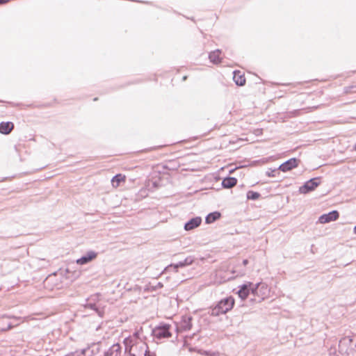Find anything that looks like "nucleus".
I'll return each mask as SVG.
<instances>
[{
	"label": "nucleus",
	"instance_id": "f257e3e1",
	"mask_svg": "<svg viewBox=\"0 0 356 356\" xmlns=\"http://www.w3.org/2000/svg\"><path fill=\"white\" fill-rule=\"evenodd\" d=\"M235 304V299L232 296H227L218 301L216 305L210 307L208 314L212 316H219L231 311Z\"/></svg>",
	"mask_w": 356,
	"mask_h": 356
},
{
	"label": "nucleus",
	"instance_id": "f03ea898",
	"mask_svg": "<svg viewBox=\"0 0 356 356\" xmlns=\"http://www.w3.org/2000/svg\"><path fill=\"white\" fill-rule=\"evenodd\" d=\"M339 352L343 356H356V335L341 338L339 342Z\"/></svg>",
	"mask_w": 356,
	"mask_h": 356
},
{
	"label": "nucleus",
	"instance_id": "7ed1b4c3",
	"mask_svg": "<svg viewBox=\"0 0 356 356\" xmlns=\"http://www.w3.org/2000/svg\"><path fill=\"white\" fill-rule=\"evenodd\" d=\"M127 340V339L124 340V353H128V356H156L154 353L149 351L146 343H139L128 346Z\"/></svg>",
	"mask_w": 356,
	"mask_h": 356
},
{
	"label": "nucleus",
	"instance_id": "20e7f679",
	"mask_svg": "<svg viewBox=\"0 0 356 356\" xmlns=\"http://www.w3.org/2000/svg\"><path fill=\"white\" fill-rule=\"evenodd\" d=\"M252 289H254V291H252V295L254 298L250 300L252 302H261L268 291L267 284L262 282L256 284L252 282Z\"/></svg>",
	"mask_w": 356,
	"mask_h": 356
},
{
	"label": "nucleus",
	"instance_id": "39448f33",
	"mask_svg": "<svg viewBox=\"0 0 356 356\" xmlns=\"http://www.w3.org/2000/svg\"><path fill=\"white\" fill-rule=\"evenodd\" d=\"M171 325L166 323H160L152 330V335L154 339L161 340L171 337Z\"/></svg>",
	"mask_w": 356,
	"mask_h": 356
},
{
	"label": "nucleus",
	"instance_id": "423d86ee",
	"mask_svg": "<svg viewBox=\"0 0 356 356\" xmlns=\"http://www.w3.org/2000/svg\"><path fill=\"white\" fill-rule=\"evenodd\" d=\"M321 177H315L305 181L303 184L299 187L298 193L300 194H308L314 191L321 184Z\"/></svg>",
	"mask_w": 356,
	"mask_h": 356
},
{
	"label": "nucleus",
	"instance_id": "0eeeda50",
	"mask_svg": "<svg viewBox=\"0 0 356 356\" xmlns=\"http://www.w3.org/2000/svg\"><path fill=\"white\" fill-rule=\"evenodd\" d=\"M195 258L194 256H188L184 260L179 261L177 263H172L169 264L164 268L163 273H168L170 271L177 273L179 268H185L191 265L195 261Z\"/></svg>",
	"mask_w": 356,
	"mask_h": 356
},
{
	"label": "nucleus",
	"instance_id": "6e6552de",
	"mask_svg": "<svg viewBox=\"0 0 356 356\" xmlns=\"http://www.w3.org/2000/svg\"><path fill=\"white\" fill-rule=\"evenodd\" d=\"M238 290L236 291V294L238 296L242 301L245 300L248 296L251 294L254 289H252V282H245L242 284L238 286Z\"/></svg>",
	"mask_w": 356,
	"mask_h": 356
},
{
	"label": "nucleus",
	"instance_id": "1a4fd4ad",
	"mask_svg": "<svg viewBox=\"0 0 356 356\" xmlns=\"http://www.w3.org/2000/svg\"><path fill=\"white\" fill-rule=\"evenodd\" d=\"M300 163V159L296 157H293L281 163L278 167V169L280 170V171L286 172L293 168H297L299 165Z\"/></svg>",
	"mask_w": 356,
	"mask_h": 356
},
{
	"label": "nucleus",
	"instance_id": "9d476101",
	"mask_svg": "<svg viewBox=\"0 0 356 356\" xmlns=\"http://www.w3.org/2000/svg\"><path fill=\"white\" fill-rule=\"evenodd\" d=\"M339 218V212L337 210H332L328 213H323L318 217V222L326 224L337 220Z\"/></svg>",
	"mask_w": 356,
	"mask_h": 356
},
{
	"label": "nucleus",
	"instance_id": "9b49d317",
	"mask_svg": "<svg viewBox=\"0 0 356 356\" xmlns=\"http://www.w3.org/2000/svg\"><path fill=\"white\" fill-rule=\"evenodd\" d=\"M80 353L83 356H95L100 351L99 343H92L87 346V347L79 349Z\"/></svg>",
	"mask_w": 356,
	"mask_h": 356
},
{
	"label": "nucleus",
	"instance_id": "f8f14e48",
	"mask_svg": "<svg viewBox=\"0 0 356 356\" xmlns=\"http://www.w3.org/2000/svg\"><path fill=\"white\" fill-rule=\"evenodd\" d=\"M193 316L191 315H183L180 321L179 326L176 327V331H188L192 327Z\"/></svg>",
	"mask_w": 356,
	"mask_h": 356
},
{
	"label": "nucleus",
	"instance_id": "ddd939ff",
	"mask_svg": "<svg viewBox=\"0 0 356 356\" xmlns=\"http://www.w3.org/2000/svg\"><path fill=\"white\" fill-rule=\"evenodd\" d=\"M98 253L94 250H88L86 253H84L80 258L76 260V263L78 265H85L92 260H94L97 257Z\"/></svg>",
	"mask_w": 356,
	"mask_h": 356
},
{
	"label": "nucleus",
	"instance_id": "4468645a",
	"mask_svg": "<svg viewBox=\"0 0 356 356\" xmlns=\"http://www.w3.org/2000/svg\"><path fill=\"white\" fill-rule=\"evenodd\" d=\"M202 219L200 216L193 217L184 223V229L186 231L192 230L200 226V225L202 223Z\"/></svg>",
	"mask_w": 356,
	"mask_h": 356
},
{
	"label": "nucleus",
	"instance_id": "2eb2a0df",
	"mask_svg": "<svg viewBox=\"0 0 356 356\" xmlns=\"http://www.w3.org/2000/svg\"><path fill=\"white\" fill-rule=\"evenodd\" d=\"M233 81L237 86H243L245 85L246 79L245 74L241 70H235L233 71Z\"/></svg>",
	"mask_w": 356,
	"mask_h": 356
},
{
	"label": "nucleus",
	"instance_id": "dca6fc26",
	"mask_svg": "<svg viewBox=\"0 0 356 356\" xmlns=\"http://www.w3.org/2000/svg\"><path fill=\"white\" fill-rule=\"evenodd\" d=\"M122 346L120 343H116L109 347L108 350L104 351V356H121Z\"/></svg>",
	"mask_w": 356,
	"mask_h": 356
},
{
	"label": "nucleus",
	"instance_id": "f3484780",
	"mask_svg": "<svg viewBox=\"0 0 356 356\" xmlns=\"http://www.w3.org/2000/svg\"><path fill=\"white\" fill-rule=\"evenodd\" d=\"M238 179L234 177L227 176L224 177L221 182L223 188L229 189L237 184Z\"/></svg>",
	"mask_w": 356,
	"mask_h": 356
},
{
	"label": "nucleus",
	"instance_id": "a211bd4d",
	"mask_svg": "<svg viewBox=\"0 0 356 356\" xmlns=\"http://www.w3.org/2000/svg\"><path fill=\"white\" fill-rule=\"evenodd\" d=\"M14 129V124L12 122H0V134L3 135L9 134Z\"/></svg>",
	"mask_w": 356,
	"mask_h": 356
},
{
	"label": "nucleus",
	"instance_id": "6ab92c4d",
	"mask_svg": "<svg viewBox=\"0 0 356 356\" xmlns=\"http://www.w3.org/2000/svg\"><path fill=\"white\" fill-rule=\"evenodd\" d=\"M221 54L220 49H216L209 54V59L213 64H220L222 62V58L220 56Z\"/></svg>",
	"mask_w": 356,
	"mask_h": 356
},
{
	"label": "nucleus",
	"instance_id": "aec40b11",
	"mask_svg": "<svg viewBox=\"0 0 356 356\" xmlns=\"http://www.w3.org/2000/svg\"><path fill=\"white\" fill-rule=\"evenodd\" d=\"M221 213L218 211H215L208 213L205 216V223L206 224H211L218 220L221 217Z\"/></svg>",
	"mask_w": 356,
	"mask_h": 356
},
{
	"label": "nucleus",
	"instance_id": "412c9836",
	"mask_svg": "<svg viewBox=\"0 0 356 356\" xmlns=\"http://www.w3.org/2000/svg\"><path fill=\"white\" fill-rule=\"evenodd\" d=\"M126 177L120 173L116 174L111 179V184L113 187L119 186L122 182L125 181Z\"/></svg>",
	"mask_w": 356,
	"mask_h": 356
},
{
	"label": "nucleus",
	"instance_id": "4be33fe9",
	"mask_svg": "<svg viewBox=\"0 0 356 356\" xmlns=\"http://www.w3.org/2000/svg\"><path fill=\"white\" fill-rule=\"evenodd\" d=\"M86 307L95 312L100 317H103L104 312L95 302H88L86 304Z\"/></svg>",
	"mask_w": 356,
	"mask_h": 356
},
{
	"label": "nucleus",
	"instance_id": "5701e85b",
	"mask_svg": "<svg viewBox=\"0 0 356 356\" xmlns=\"http://www.w3.org/2000/svg\"><path fill=\"white\" fill-rule=\"evenodd\" d=\"M261 197V194L257 191H254L252 190L248 191L246 193V198L248 200H253L256 201L259 200Z\"/></svg>",
	"mask_w": 356,
	"mask_h": 356
},
{
	"label": "nucleus",
	"instance_id": "b1692460",
	"mask_svg": "<svg viewBox=\"0 0 356 356\" xmlns=\"http://www.w3.org/2000/svg\"><path fill=\"white\" fill-rule=\"evenodd\" d=\"M280 170L278 168H268V170L266 172V175L269 177H275L277 175H280L279 172Z\"/></svg>",
	"mask_w": 356,
	"mask_h": 356
},
{
	"label": "nucleus",
	"instance_id": "393cba45",
	"mask_svg": "<svg viewBox=\"0 0 356 356\" xmlns=\"http://www.w3.org/2000/svg\"><path fill=\"white\" fill-rule=\"evenodd\" d=\"M345 92L346 93H353L356 92V85L350 86L345 88Z\"/></svg>",
	"mask_w": 356,
	"mask_h": 356
},
{
	"label": "nucleus",
	"instance_id": "a878e982",
	"mask_svg": "<svg viewBox=\"0 0 356 356\" xmlns=\"http://www.w3.org/2000/svg\"><path fill=\"white\" fill-rule=\"evenodd\" d=\"M140 83V79H134L131 81H129V82H127L126 83L122 85L120 87H125V86H129V85H131V84H137V83Z\"/></svg>",
	"mask_w": 356,
	"mask_h": 356
},
{
	"label": "nucleus",
	"instance_id": "bb28decb",
	"mask_svg": "<svg viewBox=\"0 0 356 356\" xmlns=\"http://www.w3.org/2000/svg\"><path fill=\"white\" fill-rule=\"evenodd\" d=\"M13 327V325L10 322H8L7 323V325L6 327H0V331L1 332H6Z\"/></svg>",
	"mask_w": 356,
	"mask_h": 356
},
{
	"label": "nucleus",
	"instance_id": "cd10ccee",
	"mask_svg": "<svg viewBox=\"0 0 356 356\" xmlns=\"http://www.w3.org/2000/svg\"><path fill=\"white\" fill-rule=\"evenodd\" d=\"M70 356H83V355H81L80 353V350H79V349H78V350H76L75 351L70 352Z\"/></svg>",
	"mask_w": 356,
	"mask_h": 356
},
{
	"label": "nucleus",
	"instance_id": "c85d7f7f",
	"mask_svg": "<svg viewBox=\"0 0 356 356\" xmlns=\"http://www.w3.org/2000/svg\"><path fill=\"white\" fill-rule=\"evenodd\" d=\"M163 286V284L161 282H159L156 286H152L153 291H156L159 289H161Z\"/></svg>",
	"mask_w": 356,
	"mask_h": 356
},
{
	"label": "nucleus",
	"instance_id": "c756f323",
	"mask_svg": "<svg viewBox=\"0 0 356 356\" xmlns=\"http://www.w3.org/2000/svg\"><path fill=\"white\" fill-rule=\"evenodd\" d=\"M162 147H163L162 145L151 147L147 149L146 152H149V151L158 149L161 148Z\"/></svg>",
	"mask_w": 356,
	"mask_h": 356
},
{
	"label": "nucleus",
	"instance_id": "7c9ffc66",
	"mask_svg": "<svg viewBox=\"0 0 356 356\" xmlns=\"http://www.w3.org/2000/svg\"><path fill=\"white\" fill-rule=\"evenodd\" d=\"M329 355L330 356H339L337 354L336 350H332V349L329 350Z\"/></svg>",
	"mask_w": 356,
	"mask_h": 356
},
{
	"label": "nucleus",
	"instance_id": "2f4dec72",
	"mask_svg": "<svg viewBox=\"0 0 356 356\" xmlns=\"http://www.w3.org/2000/svg\"><path fill=\"white\" fill-rule=\"evenodd\" d=\"M11 0H0V5H3L6 3L10 2Z\"/></svg>",
	"mask_w": 356,
	"mask_h": 356
},
{
	"label": "nucleus",
	"instance_id": "473e14b6",
	"mask_svg": "<svg viewBox=\"0 0 356 356\" xmlns=\"http://www.w3.org/2000/svg\"><path fill=\"white\" fill-rule=\"evenodd\" d=\"M80 273L75 271L73 274L74 278H76L79 276Z\"/></svg>",
	"mask_w": 356,
	"mask_h": 356
},
{
	"label": "nucleus",
	"instance_id": "72a5a7b5",
	"mask_svg": "<svg viewBox=\"0 0 356 356\" xmlns=\"http://www.w3.org/2000/svg\"><path fill=\"white\" fill-rule=\"evenodd\" d=\"M248 260L247 259H245L243 260L242 263L244 266H246L248 264Z\"/></svg>",
	"mask_w": 356,
	"mask_h": 356
},
{
	"label": "nucleus",
	"instance_id": "f704fd0d",
	"mask_svg": "<svg viewBox=\"0 0 356 356\" xmlns=\"http://www.w3.org/2000/svg\"><path fill=\"white\" fill-rule=\"evenodd\" d=\"M8 104H10V105H12L13 106H18V105H19V104H15V103H13V102H8Z\"/></svg>",
	"mask_w": 356,
	"mask_h": 356
},
{
	"label": "nucleus",
	"instance_id": "c9c22d12",
	"mask_svg": "<svg viewBox=\"0 0 356 356\" xmlns=\"http://www.w3.org/2000/svg\"><path fill=\"white\" fill-rule=\"evenodd\" d=\"M187 78H188V76H187L186 75L182 77V81H185L187 79Z\"/></svg>",
	"mask_w": 356,
	"mask_h": 356
},
{
	"label": "nucleus",
	"instance_id": "e433bc0d",
	"mask_svg": "<svg viewBox=\"0 0 356 356\" xmlns=\"http://www.w3.org/2000/svg\"><path fill=\"white\" fill-rule=\"evenodd\" d=\"M353 233L355 234H356V225H355L354 228H353Z\"/></svg>",
	"mask_w": 356,
	"mask_h": 356
},
{
	"label": "nucleus",
	"instance_id": "4c0bfd02",
	"mask_svg": "<svg viewBox=\"0 0 356 356\" xmlns=\"http://www.w3.org/2000/svg\"><path fill=\"white\" fill-rule=\"evenodd\" d=\"M66 273H70V268H67L66 270H65Z\"/></svg>",
	"mask_w": 356,
	"mask_h": 356
},
{
	"label": "nucleus",
	"instance_id": "58836bf2",
	"mask_svg": "<svg viewBox=\"0 0 356 356\" xmlns=\"http://www.w3.org/2000/svg\"><path fill=\"white\" fill-rule=\"evenodd\" d=\"M97 100H98V97H95V98L93 99V101H94V102L97 101Z\"/></svg>",
	"mask_w": 356,
	"mask_h": 356
},
{
	"label": "nucleus",
	"instance_id": "ea45409f",
	"mask_svg": "<svg viewBox=\"0 0 356 356\" xmlns=\"http://www.w3.org/2000/svg\"><path fill=\"white\" fill-rule=\"evenodd\" d=\"M189 19H190L191 20H192V21L195 22L194 17H190Z\"/></svg>",
	"mask_w": 356,
	"mask_h": 356
},
{
	"label": "nucleus",
	"instance_id": "a19ab883",
	"mask_svg": "<svg viewBox=\"0 0 356 356\" xmlns=\"http://www.w3.org/2000/svg\"><path fill=\"white\" fill-rule=\"evenodd\" d=\"M354 149L356 151V144L354 146Z\"/></svg>",
	"mask_w": 356,
	"mask_h": 356
},
{
	"label": "nucleus",
	"instance_id": "79ce46f5",
	"mask_svg": "<svg viewBox=\"0 0 356 356\" xmlns=\"http://www.w3.org/2000/svg\"><path fill=\"white\" fill-rule=\"evenodd\" d=\"M234 170V169H232V170H231L229 171V172H230V173H232Z\"/></svg>",
	"mask_w": 356,
	"mask_h": 356
},
{
	"label": "nucleus",
	"instance_id": "37998d69",
	"mask_svg": "<svg viewBox=\"0 0 356 356\" xmlns=\"http://www.w3.org/2000/svg\"><path fill=\"white\" fill-rule=\"evenodd\" d=\"M153 185H154V186H156V182H154V183H153Z\"/></svg>",
	"mask_w": 356,
	"mask_h": 356
},
{
	"label": "nucleus",
	"instance_id": "c03bdc74",
	"mask_svg": "<svg viewBox=\"0 0 356 356\" xmlns=\"http://www.w3.org/2000/svg\"><path fill=\"white\" fill-rule=\"evenodd\" d=\"M64 356H70V353Z\"/></svg>",
	"mask_w": 356,
	"mask_h": 356
},
{
	"label": "nucleus",
	"instance_id": "a18cd8bd",
	"mask_svg": "<svg viewBox=\"0 0 356 356\" xmlns=\"http://www.w3.org/2000/svg\"><path fill=\"white\" fill-rule=\"evenodd\" d=\"M284 86H288V85H289V83H284Z\"/></svg>",
	"mask_w": 356,
	"mask_h": 356
},
{
	"label": "nucleus",
	"instance_id": "49530a36",
	"mask_svg": "<svg viewBox=\"0 0 356 356\" xmlns=\"http://www.w3.org/2000/svg\"><path fill=\"white\" fill-rule=\"evenodd\" d=\"M1 102V101L0 100V102Z\"/></svg>",
	"mask_w": 356,
	"mask_h": 356
}]
</instances>
